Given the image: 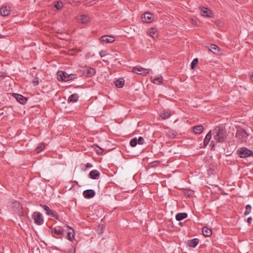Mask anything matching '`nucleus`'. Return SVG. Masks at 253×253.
<instances>
[{
    "label": "nucleus",
    "instance_id": "obj_38",
    "mask_svg": "<svg viewBox=\"0 0 253 253\" xmlns=\"http://www.w3.org/2000/svg\"><path fill=\"white\" fill-rule=\"evenodd\" d=\"M96 153L98 154H102L103 152V150L100 147H97V148L96 149Z\"/></svg>",
    "mask_w": 253,
    "mask_h": 253
},
{
    "label": "nucleus",
    "instance_id": "obj_17",
    "mask_svg": "<svg viewBox=\"0 0 253 253\" xmlns=\"http://www.w3.org/2000/svg\"><path fill=\"white\" fill-rule=\"evenodd\" d=\"M201 14L202 15L207 17H212L211 11L208 8H206L205 7H203L202 8Z\"/></svg>",
    "mask_w": 253,
    "mask_h": 253
},
{
    "label": "nucleus",
    "instance_id": "obj_16",
    "mask_svg": "<svg viewBox=\"0 0 253 253\" xmlns=\"http://www.w3.org/2000/svg\"><path fill=\"white\" fill-rule=\"evenodd\" d=\"M132 72L137 74L145 75L148 73V70L141 67H134L132 69Z\"/></svg>",
    "mask_w": 253,
    "mask_h": 253
},
{
    "label": "nucleus",
    "instance_id": "obj_6",
    "mask_svg": "<svg viewBox=\"0 0 253 253\" xmlns=\"http://www.w3.org/2000/svg\"><path fill=\"white\" fill-rule=\"evenodd\" d=\"M43 208L44 211L46 212V214L51 217H54L56 219L58 218V215L56 212L50 210V208L46 205H41Z\"/></svg>",
    "mask_w": 253,
    "mask_h": 253
},
{
    "label": "nucleus",
    "instance_id": "obj_22",
    "mask_svg": "<svg viewBox=\"0 0 253 253\" xmlns=\"http://www.w3.org/2000/svg\"><path fill=\"white\" fill-rule=\"evenodd\" d=\"M203 126L198 125L193 127V130L196 134H201L203 131Z\"/></svg>",
    "mask_w": 253,
    "mask_h": 253
},
{
    "label": "nucleus",
    "instance_id": "obj_30",
    "mask_svg": "<svg viewBox=\"0 0 253 253\" xmlns=\"http://www.w3.org/2000/svg\"><path fill=\"white\" fill-rule=\"evenodd\" d=\"M251 210H252L251 206L250 205H247L246 206V210L244 212V215L246 216V215L249 214L251 212Z\"/></svg>",
    "mask_w": 253,
    "mask_h": 253
},
{
    "label": "nucleus",
    "instance_id": "obj_35",
    "mask_svg": "<svg viewBox=\"0 0 253 253\" xmlns=\"http://www.w3.org/2000/svg\"><path fill=\"white\" fill-rule=\"evenodd\" d=\"M129 144H130V146L132 147L135 146L137 145V144H138L137 140H136V138H133V139H131L130 141Z\"/></svg>",
    "mask_w": 253,
    "mask_h": 253
},
{
    "label": "nucleus",
    "instance_id": "obj_19",
    "mask_svg": "<svg viewBox=\"0 0 253 253\" xmlns=\"http://www.w3.org/2000/svg\"><path fill=\"white\" fill-rule=\"evenodd\" d=\"M89 176L93 179H97L100 176V172L97 170H92L89 172Z\"/></svg>",
    "mask_w": 253,
    "mask_h": 253
},
{
    "label": "nucleus",
    "instance_id": "obj_8",
    "mask_svg": "<svg viewBox=\"0 0 253 253\" xmlns=\"http://www.w3.org/2000/svg\"><path fill=\"white\" fill-rule=\"evenodd\" d=\"M78 22L83 24H87L90 21V18L87 15H80L77 17Z\"/></svg>",
    "mask_w": 253,
    "mask_h": 253
},
{
    "label": "nucleus",
    "instance_id": "obj_27",
    "mask_svg": "<svg viewBox=\"0 0 253 253\" xmlns=\"http://www.w3.org/2000/svg\"><path fill=\"white\" fill-rule=\"evenodd\" d=\"M170 116V112L169 110L164 111L161 114V117L163 118V119H167L169 118Z\"/></svg>",
    "mask_w": 253,
    "mask_h": 253
},
{
    "label": "nucleus",
    "instance_id": "obj_44",
    "mask_svg": "<svg viewBox=\"0 0 253 253\" xmlns=\"http://www.w3.org/2000/svg\"><path fill=\"white\" fill-rule=\"evenodd\" d=\"M251 79L253 81V74L251 76Z\"/></svg>",
    "mask_w": 253,
    "mask_h": 253
},
{
    "label": "nucleus",
    "instance_id": "obj_29",
    "mask_svg": "<svg viewBox=\"0 0 253 253\" xmlns=\"http://www.w3.org/2000/svg\"><path fill=\"white\" fill-rule=\"evenodd\" d=\"M163 79L162 76L155 77L153 79V83L155 84H158L163 82Z\"/></svg>",
    "mask_w": 253,
    "mask_h": 253
},
{
    "label": "nucleus",
    "instance_id": "obj_37",
    "mask_svg": "<svg viewBox=\"0 0 253 253\" xmlns=\"http://www.w3.org/2000/svg\"><path fill=\"white\" fill-rule=\"evenodd\" d=\"M137 143L139 144H142L144 143V139L142 137L140 136L138 139H136Z\"/></svg>",
    "mask_w": 253,
    "mask_h": 253
},
{
    "label": "nucleus",
    "instance_id": "obj_24",
    "mask_svg": "<svg viewBox=\"0 0 253 253\" xmlns=\"http://www.w3.org/2000/svg\"><path fill=\"white\" fill-rule=\"evenodd\" d=\"M211 130L206 135L204 140V145L205 146H206L209 144L211 138Z\"/></svg>",
    "mask_w": 253,
    "mask_h": 253
},
{
    "label": "nucleus",
    "instance_id": "obj_1",
    "mask_svg": "<svg viewBox=\"0 0 253 253\" xmlns=\"http://www.w3.org/2000/svg\"><path fill=\"white\" fill-rule=\"evenodd\" d=\"M211 134L216 143L224 142L227 137V132L225 129L221 126H217L212 131Z\"/></svg>",
    "mask_w": 253,
    "mask_h": 253
},
{
    "label": "nucleus",
    "instance_id": "obj_26",
    "mask_svg": "<svg viewBox=\"0 0 253 253\" xmlns=\"http://www.w3.org/2000/svg\"><path fill=\"white\" fill-rule=\"evenodd\" d=\"M187 217L186 213H178L175 216V218L177 221H180L186 218Z\"/></svg>",
    "mask_w": 253,
    "mask_h": 253
},
{
    "label": "nucleus",
    "instance_id": "obj_11",
    "mask_svg": "<svg viewBox=\"0 0 253 253\" xmlns=\"http://www.w3.org/2000/svg\"><path fill=\"white\" fill-rule=\"evenodd\" d=\"M13 96L15 98L18 102L22 104H24L27 101V98L21 94L14 93Z\"/></svg>",
    "mask_w": 253,
    "mask_h": 253
},
{
    "label": "nucleus",
    "instance_id": "obj_3",
    "mask_svg": "<svg viewBox=\"0 0 253 253\" xmlns=\"http://www.w3.org/2000/svg\"><path fill=\"white\" fill-rule=\"evenodd\" d=\"M249 136V134L243 129H240L237 131L235 137L241 140L242 142L246 141Z\"/></svg>",
    "mask_w": 253,
    "mask_h": 253
},
{
    "label": "nucleus",
    "instance_id": "obj_40",
    "mask_svg": "<svg viewBox=\"0 0 253 253\" xmlns=\"http://www.w3.org/2000/svg\"><path fill=\"white\" fill-rule=\"evenodd\" d=\"M99 55H100V56L101 57H104L106 55V52L104 50H101L100 52H99Z\"/></svg>",
    "mask_w": 253,
    "mask_h": 253
},
{
    "label": "nucleus",
    "instance_id": "obj_10",
    "mask_svg": "<svg viewBox=\"0 0 253 253\" xmlns=\"http://www.w3.org/2000/svg\"><path fill=\"white\" fill-rule=\"evenodd\" d=\"M84 72L86 76L91 77L94 75L96 73V70L93 68L87 67L85 68Z\"/></svg>",
    "mask_w": 253,
    "mask_h": 253
},
{
    "label": "nucleus",
    "instance_id": "obj_39",
    "mask_svg": "<svg viewBox=\"0 0 253 253\" xmlns=\"http://www.w3.org/2000/svg\"><path fill=\"white\" fill-rule=\"evenodd\" d=\"M95 3V2L94 1L91 0V1L86 2L85 5L86 6H89L93 5Z\"/></svg>",
    "mask_w": 253,
    "mask_h": 253
},
{
    "label": "nucleus",
    "instance_id": "obj_7",
    "mask_svg": "<svg viewBox=\"0 0 253 253\" xmlns=\"http://www.w3.org/2000/svg\"><path fill=\"white\" fill-rule=\"evenodd\" d=\"M65 233L67 234V238L70 241H73L75 237V232L72 228L69 226H66V229L64 230Z\"/></svg>",
    "mask_w": 253,
    "mask_h": 253
},
{
    "label": "nucleus",
    "instance_id": "obj_43",
    "mask_svg": "<svg viewBox=\"0 0 253 253\" xmlns=\"http://www.w3.org/2000/svg\"><path fill=\"white\" fill-rule=\"evenodd\" d=\"M212 147L215 146V142L213 140H212L211 144Z\"/></svg>",
    "mask_w": 253,
    "mask_h": 253
},
{
    "label": "nucleus",
    "instance_id": "obj_21",
    "mask_svg": "<svg viewBox=\"0 0 253 253\" xmlns=\"http://www.w3.org/2000/svg\"><path fill=\"white\" fill-rule=\"evenodd\" d=\"M202 233L204 236L209 237L212 234V231L207 227H204L202 229Z\"/></svg>",
    "mask_w": 253,
    "mask_h": 253
},
{
    "label": "nucleus",
    "instance_id": "obj_32",
    "mask_svg": "<svg viewBox=\"0 0 253 253\" xmlns=\"http://www.w3.org/2000/svg\"><path fill=\"white\" fill-rule=\"evenodd\" d=\"M63 6L62 3L61 2H55L54 4V7L57 9H61Z\"/></svg>",
    "mask_w": 253,
    "mask_h": 253
},
{
    "label": "nucleus",
    "instance_id": "obj_13",
    "mask_svg": "<svg viewBox=\"0 0 253 253\" xmlns=\"http://www.w3.org/2000/svg\"><path fill=\"white\" fill-rule=\"evenodd\" d=\"M95 195V191L92 189H88L84 190L83 192V195L84 198L89 199L93 197Z\"/></svg>",
    "mask_w": 253,
    "mask_h": 253
},
{
    "label": "nucleus",
    "instance_id": "obj_34",
    "mask_svg": "<svg viewBox=\"0 0 253 253\" xmlns=\"http://www.w3.org/2000/svg\"><path fill=\"white\" fill-rule=\"evenodd\" d=\"M156 32V29L153 28H151L148 30L149 34L152 37H153V35L155 34Z\"/></svg>",
    "mask_w": 253,
    "mask_h": 253
},
{
    "label": "nucleus",
    "instance_id": "obj_31",
    "mask_svg": "<svg viewBox=\"0 0 253 253\" xmlns=\"http://www.w3.org/2000/svg\"><path fill=\"white\" fill-rule=\"evenodd\" d=\"M45 147L44 144L42 143L39 145V146L36 148V151L37 153L41 152Z\"/></svg>",
    "mask_w": 253,
    "mask_h": 253
},
{
    "label": "nucleus",
    "instance_id": "obj_42",
    "mask_svg": "<svg viewBox=\"0 0 253 253\" xmlns=\"http://www.w3.org/2000/svg\"><path fill=\"white\" fill-rule=\"evenodd\" d=\"M33 83L35 85H38L39 84V81H37H37H33Z\"/></svg>",
    "mask_w": 253,
    "mask_h": 253
},
{
    "label": "nucleus",
    "instance_id": "obj_12",
    "mask_svg": "<svg viewBox=\"0 0 253 253\" xmlns=\"http://www.w3.org/2000/svg\"><path fill=\"white\" fill-rule=\"evenodd\" d=\"M208 48L214 54H220V48L216 45L214 44H211L209 45Z\"/></svg>",
    "mask_w": 253,
    "mask_h": 253
},
{
    "label": "nucleus",
    "instance_id": "obj_9",
    "mask_svg": "<svg viewBox=\"0 0 253 253\" xmlns=\"http://www.w3.org/2000/svg\"><path fill=\"white\" fill-rule=\"evenodd\" d=\"M153 16L152 13L149 12L145 13L142 16V20L146 23H150L153 20Z\"/></svg>",
    "mask_w": 253,
    "mask_h": 253
},
{
    "label": "nucleus",
    "instance_id": "obj_41",
    "mask_svg": "<svg viewBox=\"0 0 253 253\" xmlns=\"http://www.w3.org/2000/svg\"><path fill=\"white\" fill-rule=\"evenodd\" d=\"M252 221V217H249L247 219V222L248 224H251Z\"/></svg>",
    "mask_w": 253,
    "mask_h": 253
},
{
    "label": "nucleus",
    "instance_id": "obj_36",
    "mask_svg": "<svg viewBox=\"0 0 253 253\" xmlns=\"http://www.w3.org/2000/svg\"><path fill=\"white\" fill-rule=\"evenodd\" d=\"M69 81H71V80H74L75 79L77 78V76L76 74H69Z\"/></svg>",
    "mask_w": 253,
    "mask_h": 253
},
{
    "label": "nucleus",
    "instance_id": "obj_15",
    "mask_svg": "<svg viewBox=\"0 0 253 253\" xmlns=\"http://www.w3.org/2000/svg\"><path fill=\"white\" fill-rule=\"evenodd\" d=\"M100 40L101 42L106 43H112L115 41V39L113 36L105 35L100 38Z\"/></svg>",
    "mask_w": 253,
    "mask_h": 253
},
{
    "label": "nucleus",
    "instance_id": "obj_33",
    "mask_svg": "<svg viewBox=\"0 0 253 253\" xmlns=\"http://www.w3.org/2000/svg\"><path fill=\"white\" fill-rule=\"evenodd\" d=\"M198 58H195L193 60L192 62H191V67L192 69L195 68V67L196 66V65L198 64Z\"/></svg>",
    "mask_w": 253,
    "mask_h": 253
},
{
    "label": "nucleus",
    "instance_id": "obj_4",
    "mask_svg": "<svg viewBox=\"0 0 253 253\" xmlns=\"http://www.w3.org/2000/svg\"><path fill=\"white\" fill-rule=\"evenodd\" d=\"M32 217L34 220V222L37 225H42L43 223V219L42 217V215L39 212H34L33 214Z\"/></svg>",
    "mask_w": 253,
    "mask_h": 253
},
{
    "label": "nucleus",
    "instance_id": "obj_2",
    "mask_svg": "<svg viewBox=\"0 0 253 253\" xmlns=\"http://www.w3.org/2000/svg\"><path fill=\"white\" fill-rule=\"evenodd\" d=\"M237 154L241 158H246L253 156V152L246 147H242L237 151Z\"/></svg>",
    "mask_w": 253,
    "mask_h": 253
},
{
    "label": "nucleus",
    "instance_id": "obj_5",
    "mask_svg": "<svg viewBox=\"0 0 253 253\" xmlns=\"http://www.w3.org/2000/svg\"><path fill=\"white\" fill-rule=\"evenodd\" d=\"M57 79L58 81L64 82L69 81V74L67 72L62 71H59L57 72Z\"/></svg>",
    "mask_w": 253,
    "mask_h": 253
},
{
    "label": "nucleus",
    "instance_id": "obj_28",
    "mask_svg": "<svg viewBox=\"0 0 253 253\" xmlns=\"http://www.w3.org/2000/svg\"><path fill=\"white\" fill-rule=\"evenodd\" d=\"M167 135L168 137H169L170 138H173L176 135V133L175 131H173V130L169 129L167 131Z\"/></svg>",
    "mask_w": 253,
    "mask_h": 253
},
{
    "label": "nucleus",
    "instance_id": "obj_45",
    "mask_svg": "<svg viewBox=\"0 0 253 253\" xmlns=\"http://www.w3.org/2000/svg\"><path fill=\"white\" fill-rule=\"evenodd\" d=\"M179 224H180V226H182V222H179Z\"/></svg>",
    "mask_w": 253,
    "mask_h": 253
},
{
    "label": "nucleus",
    "instance_id": "obj_18",
    "mask_svg": "<svg viewBox=\"0 0 253 253\" xmlns=\"http://www.w3.org/2000/svg\"><path fill=\"white\" fill-rule=\"evenodd\" d=\"M199 243V239L197 238H194L192 240H188L187 242V245L190 247L195 248L198 245Z\"/></svg>",
    "mask_w": 253,
    "mask_h": 253
},
{
    "label": "nucleus",
    "instance_id": "obj_20",
    "mask_svg": "<svg viewBox=\"0 0 253 253\" xmlns=\"http://www.w3.org/2000/svg\"><path fill=\"white\" fill-rule=\"evenodd\" d=\"M0 12L3 16H6L10 14V9L6 6H3L0 10Z\"/></svg>",
    "mask_w": 253,
    "mask_h": 253
},
{
    "label": "nucleus",
    "instance_id": "obj_14",
    "mask_svg": "<svg viewBox=\"0 0 253 253\" xmlns=\"http://www.w3.org/2000/svg\"><path fill=\"white\" fill-rule=\"evenodd\" d=\"M53 237H55V235H63L65 234V230L60 229V227H56L51 229V231Z\"/></svg>",
    "mask_w": 253,
    "mask_h": 253
},
{
    "label": "nucleus",
    "instance_id": "obj_23",
    "mask_svg": "<svg viewBox=\"0 0 253 253\" xmlns=\"http://www.w3.org/2000/svg\"><path fill=\"white\" fill-rule=\"evenodd\" d=\"M79 97V95L77 93H74V94L71 95L69 97V98L68 99V101L69 102H75L78 101Z\"/></svg>",
    "mask_w": 253,
    "mask_h": 253
},
{
    "label": "nucleus",
    "instance_id": "obj_25",
    "mask_svg": "<svg viewBox=\"0 0 253 253\" xmlns=\"http://www.w3.org/2000/svg\"><path fill=\"white\" fill-rule=\"evenodd\" d=\"M114 84L118 88H122L124 85V79L120 78L115 81Z\"/></svg>",
    "mask_w": 253,
    "mask_h": 253
}]
</instances>
